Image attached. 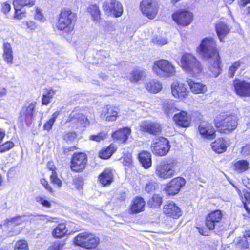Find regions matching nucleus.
Here are the masks:
<instances>
[{
    "label": "nucleus",
    "mask_w": 250,
    "mask_h": 250,
    "mask_svg": "<svg viewBox=\"0 0 250 250\" xmlns=\"http://www.w3.org/2000/svg\"><path fill=\"white\" fill-rule=\"evenodd\" d=\"M115 149L113 146L110 145L106 149L99 152V157L104 159H106L111 157Z\"/></svg>",
    "instance_id": "a19ab883"
},
{
    "label": "nucleus",
    "mask_w": 250,
    "mask_h": 250,
    "mask_svg": "<svg viewBox=\"0 0 250 250\" xmlns=\"http://www.w3.org/2000/svg\"><path fill=\"white\" fill-rule=\"evenodd\" d=\"M76 137V134L74 132H71L66 133L64 136V139L66 141H71Z\"/></svg>",
    "instance_id": "052dcab7"
},
{
    "label": "nucleus",
    "mask_w": 250,
    "mask_h": 250,
    "mask_svg": "<svg viewBox=\"0 0 250 250\" xmlns=\"http://www.w3.org/2000/svg\"><path fill=\"white\" fill-rule=\"evenodd\" d=\"M22 24L26 26L27 28L30 30H34L37 27L36 23L32 21H26L22 22Z\"/></svg>",
    "instance_id": "4d7b16f0"
},
{
    "label": "nucleus",
    "mask_w": 250,
    "mask_h": 250,
    "mask_svg": "<svg viewBox=\"0 0 250 250\" xmlns=\"http://www.w3.org/2000/svg\"><path fill=\"white\" fill-rule=\"evenodd\" d=\"M152 42L155 44L163 45L167 43V40L166 38L157 37L152 39Z\"/></svg>",
    "instance_id": "603ef678"
},
{
    "label": "nucleus",
    "mask_w": 250,
    "mask_h": 250,
    "mask_svg": "<svg viewBox=\"0 0 250 250\" xmlns=\"http://www.w3.org/2000/svg\"><path fill=\"white\" fill-rule=\"evenodd\" d=\"M213 150L218 153L225 152L227 149L226 141L223 138H219L211 144Z\"/></svg>",
    "instance_id": "72a5a7b5"
},
{
    "label": "nucleus",
    "mask_w": 250,
    "mask_h": 250,
    "mask_svg": "<svg viewBox=\"0 0 250 250\" xmlns=\"http://www.w3.org/2000/svg\"><path fill=\"white\" fill-rule=\"evenodd\" d=\"M44 90L42 97V104L47 105L50 103L51 99L56 93V91L52 89H45Z\"/></svg>",
    "instance_id": "e433bc0d"
},
{
    "label": "nucleus",
    "mask_w": 250,
    "mask_h": 250,
    "mask_svg": "<svg viewBox=\"0 0 250 250\" xmlns=\"http://www.w3.org/2000/svg\"><path fill=\"white\" fill-rule=\"evenodd\" d=\"M173 119L175 123L180 126L187 127L190 125V118L185 111L175 114Z\"/></svg>",
    "instance_id": "5701e85b"
},
{
    "label": "nucleus",
    "mask_w": 250,
    "mask_h": 250,
    "mask_svg": "<svg viewBox=\"0 0 250 250\" xmlns=\"http://www.w3.org/2000/svg\"><path fill=\"white\" fill-rule=\"evenodd\" d=\"M163 110L167 116H170L176 111V108L173 103L168 102L164 104Z\"/></svg>",
    "instance_id": "4c0bfd02"
},
{
    "label": "nucleus",
    "mask_w": 250,
    "mask_h": 250,
    "mask_svg": "<svg viewBox=\"0 0 250 250\" xmlns=\"http://www.w3.org/2000/svg\"><path fill=\"white\" fill-rule=\"evenodd\" d=\"M164 213L173 218L177 219L182 215L180 208L174 202H167L163 208Z\"/></svg>",
    "instance_id": "aec40b11"
},
{
    "label": "nucleus",
    "mask_w": 250,
    "mask_h": 250,
    "mask_svg": "<svg viewBox=\"0 0 250 250\" xmlns=\"http://www.w3.org/2000/svg\"><path fill=\"white\" fill-rule=\"evenodd\" d=\"M215 29L218 38L221 42L223 41L224 37L229 32V29L228 25L222 22H219L217 23Z\"/></svg>",
    "instance_id": "7c9ffc66"
},
{
    "label": "nucleus",
    "mask_w": 250,
    "mask_h": 250,
    "mask_svg": "<svg viewBox=\"0 0 250 250\" xmlns=\"http://www.w3.org/2000/svg\"><path fill=\"white\" fill-rule=\"evenodd\" d=\"M244 196L246 200L245 203H246L247 205L250 203V193L247 191L244 193Z\"/></svg>",
    "instance_id": "0e129e2a"
},
{
    "label": "nucleus",
    "mask_w": 250,
    "mask_h": 250,
    "mask_svg": "<svg viewBox=\"0 0 250 250\" xmlns=\"http://www.w3.org/2000/svg\"><path fill=\"white\" fill-rule=\"evenodd\" d=\"M67 233V229L66 225L63 223L59 224L54 229L52 235L56 238H62L65 236Z\"/></svg>",
    "instance_id": "f704fd0d"
},
{
    "label": "nucleus",
    "mask_w": 250,
    "mask_h": 250,
    "mask_svg": "<svg viewBox=\"0 0 250 250\" xmlns=\"http://www.w3.org/2000/svg\"><path fill=\"white\" fill-rule=\"evenodd\" d=\"M197 52L205 60H209V69L213 77H217L221 72V61L216 43L213 38L203 39L197 47Z\"/></svg>",
    "instance_id": "f257e3e1"
},
{
    "label": "nucleus",
    "mask_w": 250,
    "mask_h": 250,
    "mask_svg": "<svg viewBox=\"0 0 250 250\" xmlns=\"http://www.w3.org/2000/svg\"><path fill=\"white\" fill-rule=\"evenodd\" d=\"M23 221L24 220L22 219V217L21 216H17L11 219L10 220V222H12L17 225L21 224Z\"/></svg>",
    "instance_id": "bf43d9fd"
},
{
    "label": "nucleus",
    "mask_w": 250,
    "mask_h": 250,
    "mask_svg": "<svg viewBox=\"0 0 250 250\" xmlns=\"http://www.w3.org/2000/svg\"><path fill=\"white\" fill-rule=\"evenodd\" d=\"M87 163V156L83 153H74L71 161V169L75 172H81Z\"/></svg>",
    "instance_id": "f8f14e48"
},
{
    "label": "nucleus",
    "mask_w": 250,
    "mask_h": 250,
    "mask_svg": "<svg viewBox=\"0 0 250 250\" xmlns=\"http://www.w3.org/2000/svg\"><path fill=\"white\" fill-rule=\"evenodd\" d=\"M140 8L144 15L153 19L158 13V6L154 0H143L140 4Z\"/></svg>",
    "instance_id": "9b49d317"
},
{
    "label": "nucleus",
    "mask_w": 250,
    "mask_h": 250,
    "mask_svg": "<svg viewBox=\"0 0 250 250\" xmlns=\"http://www.w3.org/2000/svg\"><path fill=\"white\" fill-rule=\"evenodd\" d=\"M153 73L159 77L170 78L176 75L174 64L168 60L160 59L154 62L152 68Z\"/></svg>",
    "instance_id": "39448f33"
},
{
    "label": "nucleus",
    "mask_w": 250,
    "mask_h": 250,
    "mask_svg": "<svg viewBox=\"0 0 250 250\" xmlns=\"http://www.w3.org/2000/svg\"><path fill=\"white\" fill-rule=\"evenodd\" d=\"M151 147L152 152L155 155L163 156L168 152L170 145L169 141L167 139L159 138L153 140Z\"/></svg>",
    "instance_id": "6e6552de"
},
{
    "label": "nucleus",
    "mask_w": 250,
    "mask_h": 250,
    "mask_svg": "<svg viewBox=\"0 0 250 250\" xmlns=\"http://www.w3.org/2000/svg\"><path fill=\"white\" fill-rule=\"evenodd\" d=\"M103 9L107 15H113L115 17L121 16L123 12L122 4L116 0L104 1L103 4Z\"/></svg>",
    "instance_id": "1a4fd4ad"
},
{
    "label": "nucleus",
    "mask_w": 250,
    "mask_h": 250,
    "mask_svg": "<svg viewBox=\"0 0 250 250\" xmlns=\"http://www.w3.org/2000/svg\"><path fill=\"white\" fill-rule=\"evenodd\" d=\"M145 87L149 92L155 94L160 92L163 87L160 81L152 79L146 83Z\"/></svg>",
    "instance_id": "a878e982"
},
{
    "label": "nucleus",
    "mask_w": 250,
    "mask_h": 250,
    "mask_svg": "<svg viewBox=\"0 0 250 250\" xmlns=\"http://www.w3.org/2000/svg\"><path fill=\"white\" fill-rule=\"evenodd\" d=\"M107 138V133L105 132H101L97 135H91L89 137L90 140L99 142Z\"/></svg>",
    "instance_id": "49530a36"
},
{
    "label": "nucleus",
    "mask_w": 250,
    "mask_h": 250,
    "mask_svg": "<svg viewBox=\"0 0 250 250\" xmlns=\"http://www.w3.org/2000/svg\"><path fill=\"white\" fill-rule=\"evenodd\" d=\"M249 3H250V0H241L240 2V5L242 6H245Z\"/></svg>",
    "instance_id": "774afa93"
},
{
    "label": "nucleus",
    "mask_w": 250,
    "mask_h": 250,
    "mask_svg": "<svg viewBox=\"0 0 250 250\" xmlns=\"http://www.w3.org/2000/svg\"><path fill=\"white\" fill-rule=\"evenodd\" d=\"M162 203V197L158 195L154 194L149 200L148 204L151 208H156L159 207Z\"/></svg>",
    "instance_id": "79ce46f5"
},
{
    "label": "nucleus",
    "mask_w": 250,
    "mask_h": 250,
    "mask_svg": "<svg viewBox=\"0 0 250 250\" xmlns=\"http://www.w3.org/2000/svg\"><path fill=\"white\" fill-rule=\"evenodd\" d=\"M14 250H29L27 242L24 240L18 241L15 245Z\"/></svg>",
    "instance_id": "c03bdc74"
},
{
    "label": "nucleus",
    "mask_w": 250,
    "mask_h": 250,
    "mask_svg": "<svg viewBox=\"0 0 250 250\" xmlns=\"http://www.w3.org/2000/svg\"><path fill=\"white\" fill-rule=\"evenodd\" d=\"M76 21V15L70 9L64 8L58 16L57 27L59 30H64L65 32L72 31Z\"/></svg>",
    "instance_id": "20e7f679"
},
{
    "label": "nucleus",
    "mask_w": 250,
    "mask_h": 250,
    "mask_svg": "<svg viewBox=\"0 0 250 250\" xmlns=\"http://www.w3.org/2000/svg\"><path fill=\"white\" fill-rule=\"evenodd\" d=\"M198 231L201 235L204 236H208L209 235V231L206 228H198Z\"/></svg>",
    "instance_id": "e2e57ef3"
},
{
    "label": "nucleus",
    "mask_w": 250,
    "mask_h": 250,
    "mask_svg": "<svg viewBox=\"0 0 250 250\" xmlns=\"http://www.w3.org/2000/svg\"><path fill=\"white\" fill-rule=\"evenodd\" d=\"M35 104L36 103H31L27 106L22 107L20 113L19 118L21 122L27 123L31 121L32 119L34 118Z\"/></svg>",
    "instance_id": "6ab92c4d"
},
{
    "label": "nucleus",
    "mask_w": 250,
    "mask_h": 250,
    "mask_svg": "<svg viewBox=\"0 0 250 250\" xmlns=\"http://www.w3.org/2000/svg\"><path fill=\"white\" fill-rule=\"evenodd\" d=\"M14 146V144L12 142H7L4 144L0 146V152H4L8 151L12 148Z\"/></svg>",
    "instance_id": "864d4df0"
},
{
    "label": "nucleus",
    "mask_w": 250,
    "mask_h": 250,
    "mask_svg": "<svg viewBox=\"0 0 250 250\" xmlns=\"http://www.w3.org/2000/svg\"><path fill=\"white\" fill-rule=\"evenodd\" d=\"M241 153L244 156L250 155V145H247L242 147Z\"/></svg>",
    "instance_id": "13d9d810"
},
{
    "label": "nucleus",
    "mask_w": 250,
    "mask_h": 250,
    "mask_svg": "<svg viewBox=\"0 0 250 250\" xmlns=\"http://www.w3.org/2000/svg\"><path fill=\"white\" fill-rule=\"evenodd\" d=\"M185 180L182 177L173 179L167 184L166 192L168 195H174L177 194L181 188L185 184Z\"/></svg>",
    "instance_id": "f3484780"
},
{
    "label": "nucleus",
    "mask_w": 250,
    "mask_h": 250,
    "mask_svg": "<svg viewBox=\"0 0 250 250\" xmlns=\"http://www.w3.org/2000/svg\"><path fill=\"white\" fill-rule=\"evenodd\" d=\"M123 164L125 166H128L131 165L132 163V155L130 153H126L124 155L123 159Z\"/></svg>",
    "instance_id": "3c124183"
},
{
    "label": "nucleus",
    "mask_w": 250,
    "mask_h": 250,
    "mask_svg": "<svg viewBox=\"0 0 250 250\" xmlns=\"http://www.w3.org/2000/svg\"><path fill=\"white\" fill-rule=\"evenodd\" d=\"M238 118L235 114H220L214 119V124L218 130L229 134L234 131L238 125Z\"/></svg>",
    "instance_id": "f03ea898"
},
{
    "label": "nucleus",
    "mask_w": 250,
    "mask_h": 250,
    "mask_svg": "<svg viewBox=\"0 0 250 250\" xmlns=\"http://www.w3.org/2000/svg\"><path fill=\"white\" fill-rule=\"evenodd\" d=\"M222 216V213L220 210L211 212L206 217V227L210 230L214 229L220 224Z\"/></svg>",
    "instance_id": "dca6fc26"
},
{
    "label": "nucleus",
    "mask_w": 250,
    "mask_h": 250,
    "mask_svg": "<svg viewBox=\"0 0 250 250\" xmlns=\"http://www.w3.org/2000/svg\"><path fill=\"white\" fill-rule=\"evenodd\" d=\"M88 10L91 15L93 21L99 22L101 20V12L99 7L96 4H92L89 6Z\"/></svg>",
    "instance_id": "c9c22d12"
},
{
    "label": "nucleus",
    "mask_w": 250,
    "mask_h": 250,
    "mask_svg": "<svg viewBox=\"0 0 250 250\" xmlns=\"http://www.w3.org/2000/svg\"><path fill=\"white\" fill-rule=\"evenodd\" d=\"M35 19L38 20L41 22H43L45 21V19L43 16L41 9L39 7H36L35 12L34 14Z\"/></svg>",
    "instance_id": "8fccbe9b"
},
{
    "label": "nucleus",
    "mask_w": 250,
    "mask_h": 250,
    "mask_svg": "<svg viewBox=\"0 0 250 250\" xmlns=\"http://www.w3.org/2000/svg\"><path fill=\"white\" fill-rule=\"evenodd\" d=\"M233 86L235 93L241 97L250 96V83L238 79L233 81Z\"/></svg>",
    "instance_id": "2eb2a0df"
},
{
    "label": "nucleus",
    "mask_w": 250,
    "mask_h": 250,
    "mask_svg": "<svg viewBox=\"0 0 250 250\" xmlns=\"http://www.w3.org/2000/svg\"><path fill=\"white\" fill-rule=\"evenodd\" d=\"M35 200L37 202L42 205L44 207L49 208L51 206L50 202L41 196L37 197Z\"/></svg>",
    "instance_id": "5fc2aeb1"
},
{
    "label": "nucleus",
    "mask_w": 250,
    "mask_h": 250,
    "mask_svg": "<svg viewBox=\"0 0 250 250\" xmlns=\"http://www.w3.org/2000/svg\"><path fill=\"white\" fill-rule=\"evenodd\" d=\"M177 161L174 159L161 162L155 166V174L160 179H167L174 176Z\"/></svg>",
    "instance_id": "423d86ee"
},
{
    "label": "nucleus",
    "mask_w": 250,
    "mask_h": 250,
    "mask_svg": "<svg viewBox=\"0 0 250 250\" xmlns=\"http://www.w3.org/2000/svg\"><path fill=\"white\" fill-rule=\"evenodd\" d=\"M161 126L160 124L150 121H144L139 124V130L153 135H158L161 132Z\"/></svg>",
    "instance_id": "4468645a"
},
{
    "label": "nucleus",
    "mask_w": 250,
    "mask_h": 250,
    "mask_svg": "<svg viewBox=\"0 0 250 250\" xmlns=\"http://www.w3.org/2000/svg\"><path fill=\"white\" fill-rule=\"evenodd\" d=\"M6 93L7 91L5 88H0V98L6 95Z\"/></svg>",
    "instance_id": "338daca9"
},
{
    "label": "nucleus",
    "mask_w": 250,
    "mask_h": 250,
    "mask_svg": "<svg viewBox=\"0 0 250 250\" xmlns=\"http://www.w3.org/2000/svg\"><path fill=\"white\" fill-rule=\"evenodd\" d=\"M35 0H14L15 9L14 18L21 19L25 17V11L22 9L24 6L31 7L35 4Z\"/></svg>",
    "instance_id": "ddd939ff"
},
{
    "label": "nucleus",
    "mask_w": 250,
    "mask_h": 250,
    "mask_svg": "<svg viewBox=\"0 0 250 250\" xmlns=\"http://www.w3.org/2000/svg\"><path fill=\"white\" fill-rule=\"evenodd\" d=\"M237 241L239 242L237 243V247L241 248H248V243L246 240V237L244 236V237L239 239L238 238Z\"/></svg>",
    "instance_id": "6e6d98bb"
},
{
    "label": "nucleus",
    "mask_w": 250,
    "mask_h": 250,
    "mask_svg": "<svg viewBox=\"0 0 250 250\" xmlns=\"http://www.w3.org/2000/svg\"><path fill=\"white\" fill-rule=\"evenodd\" d=\"M171 89L172 95L180 100L185 99L189 93L186 86L178 82H174L171 84Z\"/></svg>",
    "instance_id": "a211bd4d"
},
{
    "label": "nucleus",
    "mask_w": 250,
    "mask_h": 250,
    "mask_svg": "<svg viewBox=\"0 0 250 250\" xmlns=\"http://www.w3.org/2000/svg\"><path fill=\"white\" fill-rule=\"evenodd\" d=\"M47 167L50 170L52 171H55L54 169L56 168L55 166L53 164L52 162H48L47 164Z\"/></svg>",
    "instance_id": "69168bd1"
},
{
    "label": "nucleus",
    "mask_w": 250,
    "mask_h": 250,
    "mask_svg": "<svg viewBox=\"0 0 250 250\" xmlns=\"http://www.w3.org/2000/svg\"><path fill=\"white\" fill-rule=\"evenodd\" d=\"M67 122L75 124L76 128L80 126L85 127L89 124V122L85 115L74 112L69 115Z\"/></svg>",
    "instance_id": "412c9836"
},
{
    "label": "nucleus",
    "mask_w": 250,
    "mask_h": 250,
    "mask_svg": "<svg viewBox=\"0 0 250 250\" xmlns=\"http://www.w3.org/2000/svg\"><path fill=\"white\" fill-rule=\"evenodd\" d=\"M180 66L186 73L192 75L199 74L203 70L201 62L190 53H185L182 55Z\"/></svg>",
    "instance_id": "7ed1b4c3"
},
{
    "label": "nucleus",
    "mask_w": 250,
    "mask_h": 250,
    "mask_svg": "<svg viewBox=\"0 0 250 250\" xmlns=\"http://www.w3.org/2000/svg\"><path fill=\"white\" fill-rule=\"evenodd\" d=\"M187 82L193 93H204L207 91L206 85L200 82H195L190 79H188Z\"/></svg>",
    "instance_id": "393cba45"
},
{
    "label": "nucleus",
    "mask_w": 250,
    "mask_h": 250,
    "mask_svg": "<svg viewBox=\"0 0 250 250\" xmlns=\"http://www.w3.org/2000/svg\"><path fill=\"white\" fill-rule=\"evenodd\" d=\"M193 15L191 12L183 9L176 11L172 15L173 21L177 24L183 26L189 25L192 21Z\"/></svg>",
    "instance_id": "9d476101"
},
{
    "label": "nucleus",
    "mask_w": 250,
    "mask_h": 250,
    "mask_svg": "<svg viewBox=\"0 0 250 250\" xmlns=\"http://www.w3.org/2000/svg\"><path fill=\"white\" fill-rule=\"evenodd\" d=\"M60 113V111H56L53 114L52 117L44 124L43 125L44 130L49 131L52 129V126Z\"/></svg>",
    "instance_id": "ea45409f"
},
{
    "label": "nucleus",
    "mask_w": 250,
    "mask_h": 250,
    "mask_svg": "<svg viewBox=\"0 0 250 250\" xmlns=\"http://www.w3.org/2000/svg\"><path fill=\"white\" fill-rule=\"evenodd\" d=\"M10 9H11V6L9 3L5 2L2 4V11L3 13H4L5 14L8 13L9 12Z\"/></svg>",
    "instance_id": "680f3d73"
},
{
    "label": "nucleus",
    "mask_w": 250,
    "mask_h": 250,
    "mask_svg": "<svg viewBox=\"0 0 250 250\" xmlns=\"http://www.w3.org/2000/svg\"><path fill=\"white\" fill-rule=\"evenodd\" d=\"M139 159L142 166L145 168H149L152 165L151 154L147 151H143L139 155Z\"/></svg>",
    "instance_id": "2f4dec72"
},
{
    "label": "nucleus",
    "mask_w": 250,
    "mask_h": 250,
    "mask_svg": "<svg viewBox=\"0 0 250 250\" xmlns=\"http://www.w3.org/2000/svg\"><path fill=\"white\" fill-rule=\"evenodd\" d=\"M249 164L246 160H240L234 164V167L239 172H243L249 168Z\"/></svg>",
    "instance_id": "37998d69"
},
{
    "label": "nucleus",
    "mask_w": 250,
    "mask_h": 250,
    "mask_svg": "<svg viewBox=\"0 0 250 250\" xmlns=\"http://www.w3.org/2000/svg\"><path fill=\"white\" fill-rule=\"evenodd\" d=\"M99 180L103 186L110 185L113 180V175L111 170L109 169L104 170L99 175Z\"/></svg>",
    "instance_id": "bb28decb"
},
{
    "label": "nucleus",
    "mask_w": 250,
    "mask_h": 250,
    "mask_svg": "<svg viewBox=\"0 0 250 250\" xmlns=\"http://www.w3.org/2000/svg\"><path fill=\"white\" fill-rule=\"evenodd\" d=\"M131 130L129 127L120 128L112 134V137L114 139L120 141L122 143H125L130 135Z\"/></svg>",
    "instance_id": "b1692460"
},
{
    "label": "nucleus",
    "mask_w": 250,
    "mask_h": 250,
    "mask_svg": "<svg viewBox=\"0 0 250 250\" xmlns=\"http://www.w3.org/2000/svg\"><path fill=\"white\" fill-rule=\"evenodd\" d=\"M146 76V72L145 70L136 69L130 73L129 79L131 82L135 83L144 80Z\"/></svg>",
    "instance_id": "c85d7f7f"
},
{
    "label": "nucleus",
    "mask_w": 250,
    "mask_h": 250,
    "mask_svg": "<svg viewBox=\"0 0 250 250\" xmlns=\"http://www.w3.org/2000/svg\"><path fill=\"white\" fill-rule=\"evenodd\" d=\"M145 202L142 197H136L131 206L130 210L133 213H137L143 211Z\"/></svg>",
    "instance_id": "c756f323"
},
{
    "label": "nucleus",
    "mask_w": 250,
    "mask_h": 250,
    "mask_svg": "<svg viewBox=\"0 0 250 250\" xmlns=\"http://www.w3.org/2000/svg\"><path fill=\"white\" fill-rule=\"evenodd\" d=\"M99 238L94 234L87 232L77 235L74 240V244L86 249L96 248L99 243Z\"/></svg>",
    "instance_id": "0eeeda50"
},
{
    "label": "nucleus",
    "mask_w": 250,
    "mask_h": 250,
    "mask_svg": "<svg viewBox=\"0 0 250 250\" xmlns=\"http://www.w3.org/2000/svg\"><path fill=\"white\" fill-rule=\"evenodd\" d=\"M51 182L56 185L58 188H61L62 185V181L58 178L57 173L55 171H52L50 177Z\"/></svg>",
    "instance_id": "a18cd8bd"
},
{
    "label": "nucleus",
    "mask_w": 250,
    "mask_h": 250,
    "mask_svg": "<svg viewBox=\"0 0 250 250\" xmlns=\"http://www.w3.org/2000/svg\"><path fill=\"white\" fill-rule=\"evenodd\" d=\"M4 60L8 64H12L13 63V53L12 48L8 43H4L3 45Z\"/></svg>",
    "instance_id": "cd10ccee"
},
{
    "label": "nucleus",
    "mask_w": 250,
    "mask_h": 250,
    "mask_svg": "<svg viewBox=\"0 0 250 250\" xmlns=\"http://www.w3.org/2000/svg\"><path fill=\"white\" fill-rule=\"evenodd\" d=\"M145 183L144 184V190L148 193L155 191L158 187V185L155 180L149 176L145 177Z\"/></svg>",
    "instance_id": "473e14b6"
},
{
    "label": "nucleus",
    "mask_w": 250,
    "mask_h": 250,
    "mask_svg": "<svg viewBox=\"0 0 250 250\" xmlns=\"http://www.w3.org/2000/svg\"><path fill=\"white\" fill-rule=\"evenodd\" d=\"M241 62L236 61L234 62L229 67V75L230 77H233L236 70L240 67Z\"/></svg>",
    "instance_id": "de8ad7c7"
},
{
    "label": "nucleus",
    "mask_w": 250,
    "mask_h": 250,
    "mask_svg": "<svg viewBox=\"0 0 250 250\" xmlns=\"http://www.w3.org/2000/svg\"><path fill=\"white\" fill-rule=\"evenodd\" d=\"M64 243L62 241H57L54 242L49 248V250H61Z\"/></svg>",
    "instance_id": "09e8293b"
},
{
    "label": "nucleus",
    "mask_w": 250,
    "mask_h": 250,
    "mask_svg": "<svg viewBox=\"0 0 250 250\" xmlns=\"http://www.w3.org/2000/svg\"><path fill=\"white\" fill-rule=\"evenodd\" d=\"M200 134L204 138L212 139L215 136V130L210 124L202 123L198 127Z\"/></svg>",
    "instance_id": "4be33fe9"
},
{
    "label": "nucleus",
    "mask_w": 250,
    "mask_h": 250,
    "mask_svg": "<svg viewBox=\"0 0 250 250\" xmlns=\"http://www.w3.org/2000/svg\"><path fill=\"white\" fill-rule=\"evenodd\" d=\"M118 115L117 111L114 108L110 107L107 108L106 112L104 114L106 121H114L116 120Z\"/></svg>",
    "instance_id": "58836bf2"
}]
</instances>
